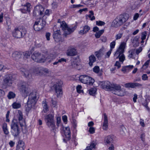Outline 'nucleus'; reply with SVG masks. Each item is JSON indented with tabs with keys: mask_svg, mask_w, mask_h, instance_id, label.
<instances>
[{
	"mask_svg": "<svg viewBox=\"0 0 150 150\" xmlns=\"http://www.w3.org/2000/svg\"><path fill=\"white\" fill-rule=\"evenodd\" d=\"M129 18L127 14H120L117 16L112 21L111 26L114 28H118L125 24Z\"/></svg>",
	"mask_w": 150,
	"mask_h": 150,
	"instance_id": "f257e3e1",
	"label": "nucleus"
},
{
	"mask_svg": "<svg viewBox=\"0 0 150 150\" xmlns=\"http://www.w3.org/2000/svg\"><path fill=\"white\" fill-rule=\"evenodd\" d=\"M36 95L35 92L31 93L29 95L27 104L25 106V110L27 112H29L35 105L37 100Z\"/></svg>",
	"mask_w": 150,
	"mask_h": 150,
	"instance_id": "f03ea898",
	"label": "nucleus"
},
{
	"mask_svg": "<svg viewBox=\"0 0 150 150\" xmlns=\"http://www.w3.org/2000/svg\"><path fill=\"white\" fill-rule=\"evenodd\" d=\"M126 43L122 42L121 43L119 47L115 52L114 56L116 59L119 58L120 62L123 63L125 59V57L123 53L124 49L126 47Z\"/></svg>",
	"mask_w": 150,
	"mask_h": 150,
	"instance_id": "7ed1b4c3",
	"label": "nucleus"
},
{
	"mask_svg": "<svg viewBox=\"0 0 150 150\" xmlns=\"http://www.w3.org/2000/svg\"><path fill=\"white\" fill-rule=\"evenodd\" d=\"M54 117L53 114H50L45 116V120L47 126L55 133L56 128L54 121ZM55 135L54 134V135Z\"/></svg>",
	"mask_w": 150,
	"mask_h": 150,
	"instance_id": "20e7f679",
	"label": "nucleus"
},
{
	"mask_svg": "<svg viewBox=\"0 0 150 150\" xmlns=\"http://www.w3.org/2000/svg\"><path fill=\"white\" fill-rule=\"evenodd\" d=\"M60 25V27L64 31V35L66 37L67 35L73 33L76 28V26H74V27H68L64 21L61 22Z\"/></svg>",
	"mask_w": 150,
	"mask_h": 150,
	"instance_id": "39448f33",
	"label": "nucleus"
},
{
	"mask_svg": "<svg viewBox=\"0 0 150 150\" xmlns=\"http://www.w3.org/2000/svg\"><path fill=\"white\" fill-rule=\"evenodd\" d=\"M26 33V30L23 27L15 28L13 32L12 35L14 37L21 38L24 37Z\"/></svg>",
	"mask_w": 150,
	"mask_h": 150,
	"instance_id": "423d86ee",
	"label": "nucleus"
},
{
	"mask_svg": "<svg viewBox=\"0 0 150 150\" xmlns=\"http://www.w3.org/2000/svg\"><path fill=\"white\" fill-rule=\"evenodd\" d=\"M11 132L14 137H16L19 135L20 130L19 129L18 122L16 119H13L11 125Z\"/></svg>",
	"mask_w": 150,
	"mask_h": 150,
	"instance_id": "0eeeda50",
	"label": "nucleus"
},
{
	"mask_svg": "<svg viewBox=\"0 0 150 150\" xmlns=\"http://www.w3.org/2000/svg\"><path fill=\"white\" fill-rule=\"evenodd\" d=\"M46 23L45 20L40 18L37 19L33 25V28L36 31H39L42 29Z\"/></svg>",
	"mask_w": 150,
	"mask_h": 150,
	"instance_id": "6e6552de",
	"label": "nucleus"
},
{
	"mask_svg": "<svg viewBox=\"0 0 150 150\" xmlns=\"http://www.w3.org/2000/svg\"><path fill=\"white\" fill-rule=\"evenodd\" d=\"M79 79L81 83L90 85H92L95 81L93 78L86 75H80L79 76Z\"/></svg>",
	"mask_w": 150,
	"mask_h": 150,
	"instance_id": "1a4fd4ad",
	"label": "nucleus"
},
{
	"mask_svg": "<svg viewBox=\"0 0 150 150\" xmlns=\"http://www.w3.org/2000/svg\"><path fill=\"white\" fill-rule=\"evenodd\" d=\"M18 88L21 94L25 98L29 93V89L26 83L23 82L21 83L18 84Z\"/></svg>",
	"mask_w": 150,
	"mask_h": 150,
	"instance_id": "9d476101",
	"label": "nucleus"
},
{
	"mask_svg": "<svg viewBox=\"0 0 150 150\" xmlns=\"http://www.w3.org/2000/svg\"><path fill=\"white\" fill-rule=\"evenodd\" d=\"M63 84L62 82L60 80H57L53 86L56 93L57 94V97L61 96L62 95V86Z\"/></svg>",
	"mask_w": 150,
	"mask_h": 150,
	"instance_id": "9b49d317",
	"label": "nucleus"
},
{
	"mask_svg": "<svg viewBox=\"0 0 150 150\" xmlns=\"http://www.w3.org/2000/svg\"><path fill=\"white\" fill-rule=\"evenodd\" d=\"M111 91L113 93L119 96H122L125 94L124 91L121 89L120 85H114Z\"/></svg>",
	"mask_w": 150,
	"mask_h": 150,
	"instance_id": "f8f14e48",
	"label": "nucleus"
},
{
	"mask_svg": "<svg viewBox=\"0 0 150 150\" xmlns=\"http://www.w3.org/2000/svg\"><path fill=\"white\" fill-rule=\"evenodd\" d=\"M61 132L63 136H65L68 139L71 137V132L69 127H64L62 126L61 128Z\"/></svg>",
	"mask_w": 150,
	"mask_h": 150,
	"instance_id": "ddd939ff",
	"label": "nucleus"
},
{
	"mask_svg": "<svg viewBox=\"0 0 150 150\" xmlns=\"http://www.w3.org/2000/svg\"><path fill=\"white\" fill-rule=\"evenodd\" d=\"M45 57L44 55L42 54L39 52L35 51L32 54L31 57L32 59L35 62L40 63H43L45 62H40L37 60H40L43 57Z\"/></svg>",
	"mask_w": 150,
	"mask_h": 150,
	"instance_id": "4468645a",
	"label": "nucleus"
},
{
	"mask_svg": "<svg viewBox=\"0 0 150 150\" xmlns=\"http://www.w3.org/2000/svg\"><path fill=\"white\" fill-rule=\"evenodd\" d=\"M100 85L102 88L111 91L114 84H111L109 81H105L100 82Z\"/></svg>",
	"mask_w": 150,
	"mask_h": 150,
	"instance_id": "2eb2a0df",
	"label": "nucleus"
},
{
	"mask_svg": "<svg viewBox=\"0 0 150 150\" xmlns=\"http://www.w3.org/2000/svg\"><path fill=\"white\" fill-rule=\"evenodd\" d=\"M17 117L18 118L20 126L22 129L23 127L25 126V120L23 118L22 112L21 110H18Z\"/></svg>",
	"mask_w": 150,
	"mask_h": 150,
	"instance_id": "dca6fc26",
	"label": "nucleus"
},
{
	"mask_svg": "<svg viewBox=\"0 0 150 150\" xmlns=\"http://www.w3.org/2000/svg\"><path fill=\"white\" fill-rule=\"evenodd\" d=\"M56 56L53 54H49L47 57H42V58L40 60H37L40 62H45L47 61L49 62H50L56 58Z\"/></svg>",
	"mask_w": 150,
	"mask_h": 150,
	"instance_id": "f3484780",
	"label": "nucleus"
},
{
	"mask_svg": "<svg viewBox=\"0 0 150 150\" xmlns=\"http://www.w3.org/2000/svg\"><path fill=\"white\" fill-rule=\"evenodd\" d=\"M128 57L129 59H138L139 56L136 54L135 49H131L128 52Z\"/></svg>",
	"mask_w": 150,
	"mask_h": 150,
	"instance_id": "a211bd4d",
	"label": "nucleus"
},
{
	"mask_svg": "<svg viewBox=\"0 0 150 150\" xmlns=\"http://www.w3.org/2000/svg\"><path fill=\"white\" fill-rule=\"evenodd\" d=\"M142 86V84L138 83L129 82L125 84L124 86L127 88H135L137 87H140Z\"/></svg>",
	"mask_w": 150,
	"mask_h": 150,
	"instance_id": "6ab92c4d",
	"label": "nucleus"
},
{
	"mask_svg": "<svg viewBox=\"0 0 150 150\" xmlns=\"http://www.w3.org/2000/svg\"><path fill=\"white\" fill-rule=\"evenodd\" d=\"M103 116L102 128L104 130H107L108 128V118L106 113H104Z\"/></svg>",
	"mask_w": 150,
	"mask_h": 150,
	"instance_id": "aec40b11",
	"label": "nucleus"
},
{
	"mask_svg": "<svg viewBox=\"0 0 150 150\" xmlns=\"http://www.w3.org/2000/svg\"><path fill=\"white\" fill-rule=\"evenodd\" d=\"M44 11V8L41 5L37 6L34 8L33 13L36 15L38 13L40 15H42Z\"/></svg>",
	"mask_w": 150,
	"mask_h": 150,
	"instance_id": "412c9836",
	"label": "nucleus"
},
{
	"mask_svg": "<svg viewBox=\"0 0 150 150\" xmlns=\"http://www.w3.org/2000/svg\"><path fill=\"white\" fill-rule=\"evenodd\" d=\"M53 36L55 42H58L61 40V36L60 30H57L54 32Z\"/></svg>",
	"mask_w": 150,
	"mask_h": 150,
	"instance_id": "4be33fe9",
	"label": "nucleus"
},
{
	"mask_svg": "<svg viewBox=\"0 0 150 150\" xmlns=\"http://www.w3.org/2000/svg\"><path fill=\"white\" fill-rule=\"evenodd\" d=\"M77 53V51L75 48L69 47L67 51V54L68 56H74L76 55Z\"/></svg>",
	"mask_w": 150,
	"mask_h": 150,
	"instance_id": "5701e85b",
	"label": "nucleus"
},
{
	"mask_svg": "<svg viewBox=\"0 0 150 150\" xmlns=\"http://www.w3.org/2000/svg\"><path fill=\"white\" fill-rule=\"evenodd\" d=\"M12 83V81L9 77H7L4 80L3 84L7 87L11 86Z\"/></svg>",
	"mask_w": 150,
	"mask_h": 150,
	"instance_id": "b1692460",
	"label": "nucleus"
},
{
	"mask_svg": "<svg viewBox=\"0 0 150 150\" xmlns=\"http://www.w3.org/2000/svg\"><path fill=\"white\" fill-rule=\"evenodd\" d=\"M21 74L26 78L29 77L30 74V72L27 69L21 68L20 69Z\"/></svg>",
	"mask_w": 150,
	"mask_h": 150,
	"instance_id": "393cba45",
	"label": "nucleus"
},
{
	"mask_svg": "<svg viewBox=\"0 0 150 150\" xmlns=\"http://www.w3.org/2000/svg\"><path fill=\"white\" fill-rule=\"evenodd\" d=\"M133 67L134 66L133 65H129L123 67L121 70L124 73H125L129 72L132 69Z\"/></svg>",
	"mask_w": 150,
	"mask_h": 150,
	"instance_id": "a878e982",
	"label": "nucleus"
},
{
	"mask_svg": "<svg viewBox=\"0 0 150 150\" xmlns=\"http://www.w3.org/2000/svg\"><path fill=\"white\" fill-rule=\"evenodd\" d=\"M90 27L87 25H86L83 27V30H80L79 32V34L81 35H83L86 33L90 30Z\"/></svg>",
	"mask_w": 150,
	"mask_h": 150,
	"instance_id": "bb28decb",
	"label": "nucleus"
},
{
	"mask_svg": "<svg viewBox=\"0 0 150 150\" xmlns=\"http://www.w3.org/2000/svg\"><path fill=\"white\" fill-rule=\"evenodd\" d=\"M42 69V67H39L36 68L34 71L35 73L38 76H43V72L41 70Z\"/></svg>",
	"mask_w": 150,
	"mask_h": 150,
	"instance_id": "cd10ccee",
	"label": "nucleus"
},
{
	"mask_svg": "<svg viewBox=\"0 0 150 150\" xmlns=\"http://www.w3.org/2000/svg\"><path fill=\"white\" fill-rule=\"evenodd\" d=\"M43 111L45 113L49 111V107L47 104L46 101L45 100L42 101Z\"/></svg>",
	"mask_w": 150,
	"mask_h": 150,
	"instance_id": "c85d7f7f",
	"label": "nucleus"
},
{
	"mask_svg": "<svg viewBox=\"0 0 150 150\" xmlns=\"http://www.w3.org/2000/svg\"><path fill=\"white\" fill-rule=\"evenodd\" d=\"M113 138L114 137L113 136H108L105 138V142L107 144L112 143L113 141Z\"/></svg>",
	"mask_w": 150,
	"mask_h": 150,
	"instance_id": "c756f323",
	"label": "nucleus"
},
{
	"mask_svg": "<svg viewBox=\"0 0 150 150\" xmlns=\"http://www.w3.org/2000/svg\"><path fill=\"white\" fill-rule=\"evenodd\" d=\"M89 64L90 66H92L93 65V63L96 62V58L92 54L89 57Z\"/></svg>",
	"mask_w": 150,
	"mask_h": 150,
	"instance_id": "7c9ffc66",
	"label": "nucleus"
},
{
	"mask_svg": "<svg viewBox=\"0 0 150 150\" xmlns=\"http://www.w3.org/2000/svg\"><path fill=\"white\" fill-rule=\"evenodd\" d=\"M96 145V142H93L91 143L89 146H87L84 150H92L93 149L95 148Z\"/></svg>",
	"mask_w": 150,
	"mask_h": 150,
	"instance_id": "2f4dec72",
	"label": "nucleus"
},
{
	"mask_svg": "<svg viewBox=\"0 0 150 150\" xmlns=\"http://www.w3.org/2000/svg\"><path fill=\"white\" fill-rule=\"evenodd\" d=\"M30 6V4L28 3H27L25 4L24 6L23 9H21L22 12L23 13H25L27 11H28Z\"/></svg>",
	"mask_w": 150,
	"mask_h": 150,
	"instance_id": "473e14b6",
	"label": "nucleus"
},
{
	"mask_svg": "<svg viewBox=\"0 0 150 150\" xmlns=\"http://www.w3.org/2000/svg\"><path fill=\"white\" fill-rule=\"evenodd\" d=\"M41 70L43 72V76H47L51 74L50 70L47 68L42 67V69Z\"/></svg>",
	"mask_w": 150,
	"mask_h": 150,
	"instance_id": "72a5a7b5",
	"label": "nucleus"
},
{
	"mask_svg": "<svg viewBox=\"0 0 150 150\" xmlns=\"http://www.w3.org/2000/svg\"><path fill=\"white\" fill-rule=\"evenodd\" d=\"M104 31V29H102L99 30L98 32H96V33L95 35V36L96 38H99L101 35L103 33Z\"/></svg>",
	"mask_w": 150,
	"mask_h": 150,
	"instance_id": "f704fd0d",
	"label": "nucleus"
},
{
	"mask_svg": "<svg viewBox=\"0 0 150 150\" xmlns=\"http://www.w3.org/2000/svg\"><path fill=\"white\" fill-rule=\"evenodd\" d=\"M16 146L20 147L21 148H25V146L24 142L22 140H19Z\"/></svg>",
	"mask_w": 150,
	"mask_h": 150,
	"instance_id": "c9c22d12",
	"label": "nucleus"
},
{
	"mask_svg": "<svg viewBox=\"0 0 150 150\" xmlns=\"http://www.w3.org/2000/svg\"><path fill=\"white\" fill-rule=\"evenodd\" d=\"M12 106L13 109H18L21 107V104L19 103L15 102L12 104Z\"/></svg>",
	"mask_w": 150,
	"mask_h": 150,
	"instance_id": "e433bc0d",
	"label": "nucleus"
},
{
	"mask_svg": "<svg viewBox=\"0 0 150 150\" xmlns=\"http://www.w3.org/2000/svg\"><path fill=\"white\" fill-rule=\"evenodd\" d=\"M66 59L64 58H61V59H59L57 61H55L53 63L54 65H58L59 63H62L63 62H66Z\"/></svg>",
	"mask_w": 150,
	"mask_h": 150,
	"instance_id": "4c0bfd02",
	"label": "nucleus"
},
{
	"mask_svg": "<svg viewBox=\"0 0 150 150\" xmlns=\"http://www.w3.org/2000/svg\"><path fill=\"white\" fill-rule=\"evenodd\" d=\"M16 96V94L13 92H9L8 95L7 97L9 99L14 98Z\"/></svg>",
	"mask_w": 150,
	"mask_h": 150,
	"instance_id": "58836bf2",
	"label": "nucleus"
},
{
	"mask_svg": "<svg viewBox=\"0 0 150 150\" xmlns=\"http://www.w3.org/2000/svg\"><path fill=\"white\" fill-rule=\"evenodd\" d=\"M95 54L97 57L99 58L101 57L103 55V53L101 50H100L98 51L95 52Z\"/></svg>",
	"mask_w": 150,
	"mask_h": 150,
	"instance_id": "ea45409f",
	"label": "nucleus"
},
{
	"mask_svg": "<svg viewBox=\"0 0 150 150\" xmlns=\"http://www.w3.org/2000/svg\"><path fill=\"white\" fill-rule=\"evenodd\" d=\"M89 13L90 14L88 15V16L90 19L91 20V21H93L95 19V16H94V13L92 11H89Z\"/></svg>",
	"mask_w": 150,
	"mask_h": 150,
	"instance_id": "a19ab883",
	"label": "nucleus"
},
{
	"mask_svg": "<svg viewBox=\"0 0 150 150\" xmlns=\"http://www.w3.org/2000/svg\"><path fill=\"white\" fill-rule=\"evenodd\" d=\"M96 91V89L95 88H91L89 90V93L90 95L94 96L95 95Z\"/></svg>",
	"mask_w": 150,
	"mask_h": 150,
	"instance_id": "79ce46f5",
	"label": "nucleus"
},
{
	"mask_svg": "<svg viewBox=\"0 0 150 150\" xmlns=\"http://www.w3.org/2000/svg\"><path fill=\"white\" fill-rule=\"evenodd\" d=\"M123 33H122L119 32V33L117 34L115 36V40H118L120 39L123 35Z\"/></svg>",
	"mask_w": 150,
	"mask_h": 150,
	"instance_id": "37998d69",
	"label": "nucleus"
},
{
	"mask_svg": "<svg viewBox=\"0 0 150 150\" xmlns=\"http://www.w3.org/2000/svg\"><path fill=\"white\" fill-rule=\"evenodd\" d=\"M42 44V41L39 42V40H37L35 42V45L37 47H41Z\"/></svg>",
	"mask_w": 150,
	"mask_h": 150,
	"instance_id": "c03bdc74",
	"label": "nucleus"
},
{
	"mask_svg": "<svg viewBox=\"0 0 150 150\" xmlns=\"http://www.w3.org/2000/svg\"><path fill=\"white\" fill-rule=\"evenodd\" d=\"M149 62L150 60H147L143 65V68L144 69H146L148 67Z\"/></svg>",
	"mask_w": 150,
	"mask_h": 150,
	"instance_id": "a18cd8bd",
	"label": "nucleus"
},
{
	"mask_svg": "<svg viewBox=\"0 0 150 150\" xmlns=\"http://www.w3.org/2000/svg\"><path fill=\"white\" fill-rule=\"evenodd\" d=\"M18 52H14L12 54V57L14 59H16L19 57Z\"/></svg>",
	"mask_w": 150,
	"mask_h": 150,
	"instance_id": "49530a36",
	"label": "nucleus"
},
{
	"mask_svg": "<svg viewBox=\"0 0 150 150\" xmlns=\"http://www.w3.org/2000/svg\"><path fill=\"white\" fill-rule=\"evenodd\" d=\"M96 24L98 26H103L105 24V23L103 21H96Z\"/></svg>",
	"mask_w": 150,
	"mask_h": 150,
	"instance_id": "de8ad7c7",
	"label": "nucleus"
},
{
	"mask_svg": "<svg viewBox=\"0 0 150 150\" xmlns=\"http://www.w3.org/2000/svg\"><path fill=\"white\" fill-rule=\"evenodd\" d=\"M115 44L116 42L115 41H113L111 42L110 44V50H112V49L114 48Z\"/></svg>",
	"mask_w": 150,
	"mask_h": 150,
	"instance_id": "09e8293b",
	"label": "nucleus"
},
{
	"mask_svg": "<svg viewBox=\"0 0 150 150\" xmlns=\"http://www.w3.org/2000/svg\"><path fill=\"white\" fill-rule=\"evenodd\" d=\"M93 70L94 72L98 73L100 71L99 67L98 66H96L93 68Z\"/></svg>",
	"mask_w": 150,
	"mask_h": 150,
	"instance_id": "8fccbe9b",
	"label": "nucleus"
},
{
	"mask_svg": "<svg viewBox=\"0 0 150 150\" xmlns=\"http://www.w3.org/2000/svg\"><path fill=\"white\" fill-rule=\"evenodd\" d=\"M95 129L93 127H89L88 131L91 134H93L95 132Z\"/></svg>",
	"mask_w": 150,
	"mask_h": 150,
	"instance_id": "3c124183",
	"label": "nucleus"
},
{
	"mask_svg": "<svg viewBox=\"0 0 150 150\" xmlns=\"http://www.w3.org/2000/svg\"><path fill=\"white\" fill-rule=\"evenodd\" d=\"M147 33L146 31L142 33L141 39L142 40H145L147 35Z\"/></svg>",
	"mask_w": 150,
	"mask_h": 150,
	"instance_id": "603ef678",
	"label": "nucleus"
},
{
	"mask_svg": "<svg viewBox=\"0 0 150 150\" xmlns=\"http://www.w3.org/2000/svg\"><path fill=\"white\" fill-rule=\"evenodd\" d=\"M142 48L141 47H140L138 49H135L136 54L139 56V54L142 51Z\"/></svg>",
	"mask_w": 150,
	"mask_h": 150,
	"instance_id": "864d4df0",
	"label": "nucleus"
},
{
	"mask_svg": "<svg viewBox=\"0 0 150 150\" xmlns=\"http://www.w3.org/2000/svg\"><path fill=\"white\" fill-rule=\"evenodd\" d=\"M82 88V86L80 85H78L76 87V91L77 92L79 93H80L82 91L81 90Z\"/></svg>",
	"mask_w": 150,
	"mask_h": 150,
	"instance_id": "5fc2aeb1",
	"label": "nucleus"
},
{
	"mask_svg": "<svg viewBox=\"0 0 150 150\" xmlns=\"http://www.w3.org/2000/svg\"><path fill=\"white\" fill-rule=\"evenodd\" d=\"M142 79L144 81L147 80H148V76L146 74H143L142 76Z\"/></svg>",
	"mask_w": 150,
	"mask_h": 150,
	"instance_id": "6e6d98bb",
	"label": "nucleus"
},
{
	"mask_svg": "<svg viewBox=\"0 0 150 150\" xmlns=\"http://www.w3.org/2000/svg\"><path fill=\"white\" fill-rule=\"evenodd\" d=\"M61 121V117H57V125L59 126L60 124Z\"/></svg>",
	"mask_w": 150,
	"mask_h": 150,
	"instance_id": "4d7b16f0",
	"label": "nucleus"
},
{
	"mask_svg": "<svg viewBox=\"0 0 150 150\" xmlns=\"http://www.w3.org/2000/svg\"><path fill=\"white\" fill-rule=\"evenodd\" d=\"M112 51V50H109L107 52L105 56V57L106 58H108L110 57Z\"/></svg>",
	"mask_w": 150,
	"mask_h": 150,
	"instance_id": "13d9d810",
	"label": "nucleus"
},
{
	"mask_svg": "<svg viewBox=\"0 0 150 150\" xmlns=\"http://www.w3.org/2000/svg\"><path fill=\"white\" fill-rule=\"evenodd\" d=\"M62 120L64 122L66 123L67 121V118L66 115H64L62 116Z\"/></svg>",
	"mask_w": 150,
	"mask_h": 150,
	"instance_id": "bf43d9fd",
	"label": "nucleus"
},
{
	"mask_svg": "<svg viewBox=\"0 0 150 150\" xmlns=\"http://www.w3.org/2000/svg\"><path fill=\"white\" fill-rule=\"evenodd\" d=\"M140 124L143 127H144L145 126V125L144 122V120L140 119Z\"/></svg>",
	"mask_w": 150,
	"mask_h": 150,
	"instance_id": "052dcab7",
	"label": "nucleus"
},
{
	"mask_svg": "<svg viewBox=\"0 0 150 150\" xmlns=\"http://www.w3.org/2000/svg\"><path fill=\"white\" fill-rule=\"evenodd\" d=\"M31 53L30 52L27 51L25 53L24 56L26 58H28L30 56Z\"/></svg>",
	"mask_w": 150,
	"mask_h": 150,
	"instance_id": "680f3d73",
	"label": "nucleus"
},
{
	"mask_svg": "<svg viewBox=\"0 0 150 150\" xmlns=\"http://www.w3.org/2000/svg\"><path fill=\"white\" fill-rule=\"evenodd\" d=\"M143 105L144 106H145V107L146 108L148 111H149V108L148 105V103L147 101L145 102L143 104Z\"/></svg>",
	"mask_w": 150,
	"mask_h": 150,
	"instance_id": "e2e57ef3",
	"label": "nucleus"
},
{
	"mask_svg": "<svg viewBox=\"0 0 150 150\" xmlns=\"http://www.w3.org/2000/svg\"><path fill=\"white\" fill-rule=\"evenodd\" d=\"M145 135L144 133H142L141 134L140 138L141 140L144 142L145 140Z\"/></svg>",
	"mask_w": 150,
	"mask_h": 150,
	"instance_id": "0e129e2a",
	"label": "nucleus"
},
{
	"mask_svg": "<svg viewBox=\"0 0 150 150\" xmlns=\"http://www.w3.org/2000/svg\"><path fill=\"white\" fill-rule=\"evenodd\" d=\"M137 95L135 93L134 95V97L133 98V100L134 103L137 102Z\"/></svg>",
	"mask_w": 150,
	"mask_h": 150,
	"instance_id": "69168bd1",
	"label": "nucleus"
},
{
	"mask_svg": "<svg viewBox=\"0 0 150 150\" xmlns=\"http://www.w3.org/2000/svg\"><path fill=\"white\" fill-rule=\"evenodd\" d=\"M115 66L117 67L118 69L120 68L121 67V65L120 62L118 61H116L115 64Z\"/></svg>",
	"mask_w": 150,
	"mask_h": 150,
	"instance_id": "338daca9",
	"label": "nucleus"
},
{
	"mask_svg": "<svg viewBox=\"0 0 150 150\" xmlns=\"http://www.w3.org/2000/svg\"><path fill=\"white\" fill-rule=\"evenodd\" d=\"M139 15L138 13H136L134 15L133 19L134 20H137L139 17Z\"/></svg>",
	"mask_w": 150,
	"mask_h": 150,
	"instance_id": "774afa93",
	"label": "nucleus"
}]
</instances>
